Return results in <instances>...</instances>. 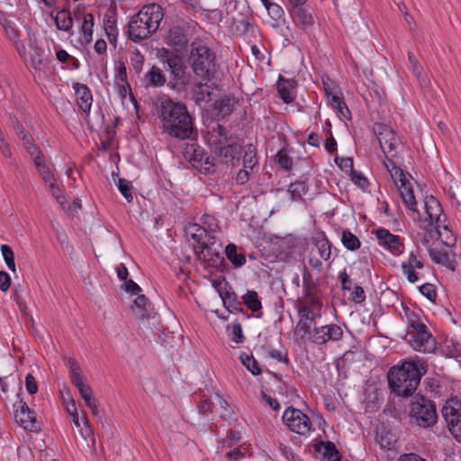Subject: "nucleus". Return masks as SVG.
<instances>
[{"instance_id": "nucleus-37", "label": "nucleus", "mask_w": 461, "mask_h": 461, "mask_svg": "<svg viewBox=\"0 0 461 461\" xmlns=\"http://www.w3.org/2000/svg\"><path fill=\"white\" fill-rule=\"evenodd\" d=\"M408 59L411 67L412 73L418 80L419 84L421 86H425L427 79L425 74L423 73L422 66L411 52H408Z\"/></svg>"}, {"instance_id": "nucleus-32", "label": "nucleus", "mask_w": 461, "mask_h": 461, "mask_svg": "<svg viewBox=\"0 0 461 461\" xmlns=\"http://www.w3.org/2000/svg\"><path fill=\"white\" fill-rule=\"evenodd\" d=\"M204 153L203 149L194 143L187 144L184 150L185 158L188 159L194 167L203 161Z\"/></svg>"}, {"instance_id": "nucleus-45", "label": "nucleus", "mask_w": 461, "mask_h": 461, "mask_svg": "<svg viewBox=\"0 0 461 461\" xmlns=\"http://www.w3.org/2000/svg\"><path fill=\"white\" fill-rule=\"evenodd\" d=\"M320 445H321L324 448L323 456L325 458H327L329 461H340L341 455L334 443L328 441L321 442Z\"/></svg>"}, {"instance_id": "nucleus-14", "label": "nucleus", "mask_w": 461, "mask_h": 461, "mask_svg": "<svg viewBox=\"0 0 461 461\" xmlns=\"http://www.w3.org/2000/svg\"><path fill=\"white\" fill-rule=\"evenodd\" d=\"M404 339L416 351L430 352L435 348L436 341L429 330L406 333Z\"/></svg>"}, {"instance_id": "nucleus-60", "label": "nucleus", "mask_w": 461, "mask_h": 461, "mask_svg": "<svg viewBox=\"0 0 461 461\" xmlns=\"http://www.w3.org/2000/svg\"><path fill=\"white\" fill-rule=\"evenodd\" d=\"M3 26H4V29H5V34L6 36L8 37L9 40L11 41H16L18 40L19 38V32L18 30L12 24L11 22L9 21H5L4 23H3Z\"/></svg>"}, {"instance_id": "nucleus-26", "label": "nucleus", "mask_w": 461, "mask_h": 461, "mask_svg": "<svg viewBox=\"0 0 461 461\" xmlns=\"http://www.w3.org/2000/svg\"><path fill=\"white\" fill-rule=\"evenodd\" d=\"M291 16L296 25L307 29L314 23L312 14L303 5L293 8Z\"/></svg>"}, {"instance_id": "nucleus-19", "label": "nucleus", "mask_w": 461, "mask_h": 461, "mask_svg": "<svg viewBox=\"0 0 461 461\" xmlns=\"http://www.w3.org/2000/svg\"><path fill=\"white\" fill-rule=\"evenodd\" d=\"M401 267L407 280L410 283L414 284L420 279L419 273L416 272V269H422L424 267V263L418 258V255L414 251H411L409 254L407 260L402 262Z\"/></svg>"}, {"instance_id": "nucleus-15", "label": "nucleus", "mask_w": 461, "mask_h": 461, "mask_svg": "<svg viewBox=\"0 0 461 461\" xmlns=\"http://www.w3.org/2000/svg\"><path fill=\"white\" fill-rule=\"evenodd\" d=\"M375 237L380 246L389 250L393 255L399 256L404 250V244L401 238L391 233L384 228H379L375 230Z\"/></svg>"}, {"instance_id": "nucleus-17", "label": "nucleus", "mask_w": 461, "mask_h": 461, "mask_svg": "<svg viewBox=\"0 0 461 461\" xmlns=\"http://www.w3.org/2000/svg\"><path fill=\"white\" fill-rule=\"evenodd\" d=\"M424 207L427 214L424 221L438 230L446 219L441 204L435 197L430 196L426 198Z\"/></svg>"}, {"instance_id": "nucleus-55", "label": "nucleus", "mask_w": 461, "mask_h": 461, "mask_svg": "<svg viewBox=\"0 0 461 461\" xmlns=\"http://www.w3.org/2000/svg\"><path fill=\"white\" fill-rule=\"evenodd\" d=\"M118 189L121 192V194L123 195V197L131 203L132 201V193H131V186L130 183L124 179L120 178L118 181Z\"/></svg>"}, {"instance_id": "nucleus-8", "label": "nucleus", "mask_w": 461, "mask_h": 461, "mask_svg": "<svg viewBox=\"0 0 461 461\" xmlns=\"http://www.w3.org/2000/svg\"><path fill=\"white\" fill-rule=\"evenodd\" d=\"M166 62L170 68L168 86L178 93L185 91L192 77L185 63L175 54L167 56Z\"/></svg>"}, {"instance_id": "nucleus-31", "label": "nucleus", "mask_w": 461, "mask_h": 461, "mask_svg": "<svg viewBox=\"0 0 461 461\" xmlns=\"http://www.w3.org/2000/svg\"><path fill=\"white\" fill-rule=\"evenodd\" d=\"M308 191L309 185L306 181L300 179L291 183L287 189L292 201L303 200V196L308 193Z\"/></svg>"}, {"instance_id": "nucleus-54", "label": "nucleus", "mask_w": 461, "mask_h": 461, "mask_svg": "<svg viewBox=\"0 0 461 461\" xmlns=\"http://www.w3.org/2000/svg\"><path fill=\"white\" fill-rule=\"evenodd\" d=\"M351 180L353 181V183L355 185H357L358 187H360L362 190H366L368 185H369V182L367 180V178L361 173V172H357L356 170H351Z\"/></svg>"}, {"instance_id": "nucleus-1", "label": "nucleus", "mask_w": 461, "mask_h": 461, "mask_svg": "<svg viewBox=\"0 0 461 461\" xmlns=\"http://www.w3.org/2000/svg\"><path fill=\"white\" fill-rule=\"evenodd\" d=\"M155 108L163 133L177 140L193 139L196 135L193 118L184 103L163 95L157 99Z\"/></svg>"}, {"instance_id": "nucleus-2", "label": "nucleus", "mask_w": 461, "mask_h": 461, "mask_svg": "<svg viewBox=\"0 0 461 461\" xmlns=\"http://www.w3.org/2000/svg\"><path fill=\"white\" fill-rule=\"evenodd\" d=\"M426 369L419 361H405L400 366H393L388 373V383L393 393L409 397L417 390Z\"/></svg>"}, {"instance_id": "nucleus-64", "label": "nucleus", "mask_w": 461, "mask_h": 461, "mask_svg": "<svg viewBox=\"0 0 461 461\" xmlns=\"http://www.w3.org/2000/svg\"><path fill=\"white\" fill-rule=\"evenodd\" d=\"M396 461H427L415 453L402 454Z\"/></svg>"}, {"instance_id": "nucleus-44", "label": "nucleus", "mask_w": 461, "mask_h": 461, "mask_svg": "<svg viewBox=\"0 0 461 461\" xmlns=\"http://www.w3.org/2000/svg\"><path fill=\"white\" fill-rule=\"evenodd\" d=\"M81 397L85 401L86 405L91 409L94 415L98 414V409L96 404V400L93 396V390L90 385L86 386L85 389L79 392Z\"/></svg>"}, {"instance_id": "nucleus-3", "label": "nucleus", "mask_w": 461, "mask_h": 461, "mask_svg": "<svg viewBox=\"0 0 461 461\" xmlns=\"http://www.w3.org/2000/svg\"><path fill=\"white\" fill-rule=\"evenodd\" d=\"M162 7L158 4L143 6L132 15L128 23V36L134 42L148 39L155 33L163 20Z\"/></svg>"}, {"instance_id": "nucleus-52", "label": "nucleus", "mask_w": 461, "mask_h": 461, "mask_svg": "<svg viewBox=\"0 0 461 461\" xmlns=\"http://www.w3.org/2000/svg\"><path fill=\"white\" fill-rule=\"evenodd\" d=\"M265 7L269 16L275 21L280 20L285 14L283 8L276 3L269 2Z\"/></svg>"}, {"instance_id": "nucleus-50", "label": "nucleus", "mask_w": 461, "mask_h": 461, "mask_svg": "<svg viewBox=\"0 0 461 461\" xmlns=\"http://www.w3.org/2000/svg\"><path fill=\"white\" fill-rule=\"evenodd\" d=\"M240 358L242 364L251 372L252 375H258L261 374V368L259 367L258 361L252 356H241Z\"/></svg>"}, {"instance_id": "nucleus-46", "label": "nucleus", "mask_w": 461, "mask_h": 461, "mask_svg": "<svg viewBox=\"0 0 461 461\" xmlns=\"http://www.w3.org/2000/svg\"><path fill=\"white\" fill-rule=\"evenodd\" d=\"M104 31L111 43H114L117 39L118 31L116 28V21L113 17L104 20Z\"/></svg>"}, {"instance_id": "nucleus-24", "label": "nucleus", "mask_w": 461, "mask_h": 461, "mask_svg": "<svg viewBox=\"0 0 461 461\" xmlns=\"http://www.w3.org/2000/svg\"><path fill=\"white\" fill-rule=\"evenodd\" d=\"M131 308L136 320H143L150 316V303L144 294L138 295Z\"/></svg>"}, {"instance_id": "nucleus-29", "label": "nucleus", "mask_w": 461, "mask_h": 461, "mask_svg": "<svg viewBox=\"0 0 461 461\" xmlns=\"http://www.w3.org/2000/svg\"><path fill=\"white\" fill-rule=\"evenodd\" d=\"M212 94V88L207 84L198 83L192 91V98L196 104L201 105L211 101Z\"/></svg>"}, {"instance_id": "nucleus-49", "label": "nucleus", "mask_w": 461, "mask_h": 461, "mask_svg": "<svg viewBox=\"0 0 461 461\" xmlns=\"http://www.w3.org/2000/svg\"><path fill=\"white\" fill-rule=\"evenodd\" d=\"M34 165L45 183H54L55 179L53 175L50 173V168L45 165L43 159L39 161L37 160Z\"/></svg>"}, {"instance_id": "nucleus-47", "label": "nucleus", "mask_w": 461, "mask_h": 461, "mask_svg": "<svg viewBox=\"0 0 461 461\" xmlns=\"http://www.w3.org/2000/svg\"><path fill=\"white\" fill-rule=\"evenodd\" d=\"M276 160L278 165L285 171H289L293 167V159L288 156L287 151L285 149H281L276 155Z\"/></svg>"}, {"instance_id": "nucleus-20", "label": "nucleus", "mask_w": 461, "mask_h": 461, "mask_svg": "<svg viewBox=\"0 0 461 461\" xmlns=\"http://www.w3.org/2000/svg\"><path fill=\"white\" fill-rule=\"evenodd\" d=\"M221 242H218L213 246H209L203 249L195 250V253L197 258L203 259L208 264V266L216 267L220 266L223 261V257L221 256Z\"/></svg>"}, {"instance_id": "nucleus-30", "label": "nucleus", "mask_w": 461, "mask_h": 461, "mask_svg": "<svg viewBox=\"0 0 461 461\" xmlns=\"http://www.w3.org/2000/svg\"><path fill=\"white\" fill-rule=\"evenodd\" d=\"M168 42L176 50L185 48L188 43L187 35L179 28H172L168 32Z\"/></svg>"}, {"instance_id": "nucleus-38", "label": "nucleus", "mask_w": 461, "mask_h": 461, "mask_svg": "<svg viewBox=\"0 0 461 461\" xmlns=\"http://www.w3.org/2000/svg\"><path fill=\"white\" fill-rule=\"evenodd\" d=\"M341 242L347 249L351 251L358 249L361 246L359 239L348 229L341 232Z\"/></svg>"}, {"instance_id": "nucleus-41", "label": "nucleus", "mask_w": 461, "mask_h": 461, "mask_svg": "<svg viewBox=\"0 0 461 461\" xmlns=\"http://www.w3.org/2000/svg\"><path fill=\"white\" fill-rule=\"evenodd\" d=\"M146 78L149 82V85L152 86H162L167 81L162 70L156 66H153L147 73Z\"/></svg>"}, {"instance_id": "nucleus-48", "label": "nucleus", "mask_w": 461, "mask_h": 461, "mask_svg": "<svg viewBox=\"0 0 461 461\" xmlns=\"http://www.w3.org/2000/svg\"><path fill=\"white\" fill-rule=\"evenodd\" d=\"M12 122L16 134L23 143H29L32 140V136L24 129L22 123L15 117L12 118Z\"/></svg>"}, {"instance_id": "nucleus-18", "label": "nucleus", "mask_w": 461, "mask_h": 461, "mask_svg": "<svg viewBox=\"0 0 461 461\" xmlns=\"http://www.w3.org/2000/svg\"><path fill=\"white\" fill-rule=\"evenodd\" d=\"M189 230L192 239L198 244V248L195 250H201L221 242L213 232L208 231L205 228L198 224H193L190 226Z\"/></svg>"}, {"instance_id": "nucleus-28", "label": "nucleus", "mask_w": 461, "mask_h": 461, "mask_svg": "<svg viewBox=\"0 0 461 461\" xmlns=\"http://www.w3.org/2000/svg\"><path fill=\"white\" fill-rule=\"evenodd\" d=\"M51 18L54 20L57 28L60 31L69 32L73 27V17L70 12L58 11L54 14V11L50 13Z\"/></svg>"}, {"instance_id": "nucleus-11", "label": "nucleus", "mask_w": 461, "mask_h": 461, "mask_svg": "<svg viewBox=\"0 0 461 461\" xmlns=\"http://www.w3.org/2000/svg\"><path fill=\"white\" fill-rule=\"evenodd\" d=\"M442 415L452 436L461 443V402H447Z\"/></svg>"}, {"instance_id": "nucleus-39", "label": "nucleus", "mask_w": 461, "mask_h": 461, "mask_svg": "<svg viewBox=\"0 0 461 461\" xmlns=\"http://www.w3.org/2000/svg\"><path fill=\"white\" fill-rule=\"evenodd\" d=\"M31 65L36 70H44L48 65L47 59H43V50L38 47L31 46Z\"/></svg>"}, {"instance_id": "nucleus-36", "label": "nucleus", "mask_w": 461, "mask_h": 461, "mask_svg": "<svg viewBox=\"0 0 461 461\" xmlns=\"http://www.w3.org/2000/svg\"><path fill=\"white\" fill-rule=\"evenodd\" d=\"M258 164V160L257 157L256 147L252 144L246 146V150L243 157V167L252 172Z\"/></svg>"}, {"instance_id": "nucleus-27", "label": "nucleus", "mask_w": 461, "mask_h": 461, "mask_svg": "<svg viewBox=\"0 0 461 461\" xmlns=\"http://www.w3.org/2000/svg\"><path fill=\"white\" fill-rule=\"evenodd\" d=\"M217 291L220 294V296L223 302L225 308L230 312H241L242 309V302L238 299L237 294L233 291L225 290L221 291L217 287Z\"/></svg>"}, {"instance_id": "nucleus-22", "label": "nucleus", "mask_w": 461, "mask_h": 461, "mask_svg": "<svg viewBox=\"0 0 461 461\" xmlns=\"http://www.w3.org/2000/svg\"><path fill=\"white\" fill-rule=\"evenodd\" d=\"M429 257L433 262L442 265L450 271L456 268V254L452 251L429 250Z\"/></svg>"}, {"instance_id": "nucleus-51", "label": "nucleus", "mask_w": 461, "mask_h": 461, "mask_svg": "<svg viewBox=\"0 0 461 461\" xmlns=\"http://www.w3.org/2000/svg\"><path fill=\"white\" fill-rule=\"evenodd\" d=\"M24 148L26 149L27 152L32 157L33 162L35 163L37 160H41L44 158V156L40 149V148L34 143V140H31L29 143H23Z\"/></svg>"}, {"instance_id": "nucleus-58", "label": "nucleus", "mask_w": 461, "mask_h": 461, "mask_svg": "<svg viewBox=\"0 0 461 461\" xmlns=\"http://www.w3.org/2000/svg\"><path fill=\"white\" fill-rule=\"evenodd\" d=\"M214 158L210 157L206 152L204 153V157L203 161L199 162L195 167L200 168V170H203L205 173L210 172L211 169L214 167Z\"/></svg>"}, {"instance_id": "nucleus-35", "label": "nucleus", "mask_w": 461, "mask_h": 461, "mask_svg": "<svg viewBox=\"0 0 461 461\" xmlns=\"http://www.w3.org/2000/svg\"><path fill=\"white\" fill-rule=\"evenodd\" d=\"M242 303H244L249 310L257 312L262 309V303L256 291H248L242 296Z\"/></svg>"}, {"instance_id": "nucleus-5", "label": "nucleus", "mask_w": 461, "mask_h": 461, "mask_svg": "<svg viewBox=\"0 0 461 461\" xmlns=\"http://www.w3.org/2000/svg\"><path fill=\"white\" fill-rule=\"evenodd\" d=\"M206 140L212 150L222 163L232 161L239 153V146L231 137L228 136L227 129L220 123L212 127Z\"/></svg>"}, {"instance_id": "nucleus-62", "label": "nucleus", "mask_w": 461, "mask_h": 461, "mask_svg": "<svg viewBox=\"0 0 461 461\" xmlns=\"http://www.w3.org/2000/svg\"><path fill=\"white\" fill-rule=\"evenodd\" d=\"M25 387L30 394H35L38 392L36 379L32 374H28L25 377Z\"/></svg>"}, {"instance_id": "nucleus-42", "label": "nucleus", "mask_w": 461, "mask_h": 461, "mask_svg": "<svg viewBox=\"0 0 461 461\" xmlns=\"http://www.w3.org/2000/svg\"><path fill=\"white\" fill-rule=\"evenodd\" d=\"M115 80L120 86V93L123 95L126 92V88H130V85L127 80L126 66L122 61H120L116 68Z\"/></svg>"}, {"instance_id": "nucleus-59", "label": "nucleus", "mask_w": 461, "mask_h": 461, "mask_svg": "<svg viewBox=\"0 0 461 461\" xmlns=\"http://www.w3.org/2000/svg\"><path fill=\"white\" fill-rule=\"evenodd\" d=\"M231 339L237 343H242L244 341V336L242 332L241 324L237 322L231 326Z\"/></svg>"}, {"instance_id": "nucleus-33", "label": "nucleus", "mask_w": 461, "mask_h": 461, "mask_svg": "<svg viewBox=\"0 0 461 461\" xmlns=\"http://www.w3.org/2000/svg\"><path fill=\"white\" fill-rule=\"evenodd\" d=\"M314 245L318 249L320 257L325 261H328L331 256L332 245L323 232L314 239Z\"/></svg>"}, {"instance_id": "nucleus-56", "label": "nucleus", "mask_w": 461, "mask_h": 461, "mask_svg": "<svg viewBox=\"0 0 461 461\" xmlns=\"http://www.w3.org/2000/svg\"><path fill=\"white\" fill-rule=\"evenodd\" d=\"M419 291L422 295L428 298L430 302L434 303L437 298V292L435 286L431 284H424L419 286Z\"/></svg>"}, {"instance_id": "nucleus-7", "label": "nucleus", "mask_w": 461, "mask_h": 461, "mask_svg": "<svg viewBox=\"0 0 461 461\" xmlns=\"http://www.w3.org/2000/svg\"><path fill=\"white\" fill-rule=\"evenodd\" d=\"M411 417L421 428H429L437 421L436 406L429 399L417 394L411 406Z\"/></svg>"}, {"instance_id": "nucleus-63", "label": "nucleus", "mask_w": 461, "mask_h": 461, "mask_svg": "<svg viewBox=\"0 0 461 461\" xmlns=\"http://www.w3.org/2000/svg\"><path fill=\"white\" fill-rule=\"evenodd\" d=\"M405 315H406L409 329H411L412 326L416 325V323L420 321L419 314L416 313L414 311L406 309Z\"/></svg>"}, {"instance_id": "nucleus-12", "label": "nucleus", "mask_w": 461, "mask_h": 461, "mask_svg": "<svg viewBox=\"0 0 461 461\" xmlns=\"http://www.w3.org/2000/svg\"><path fill=\"white\" fill-rule=\"evenodd\" d=\"M373 131L377 136L380 147L384 153L395 157L397 153V146L399 144L396 140L395 131L390 126L379 122L374 124Z\"/></svg>"}, {"instance_id": "nucleus-61", "label": "nucleus", "mask_w": 461, "mask_h": 461, "mask_svg": "<svg viewBox=\"0 0 461 461\" xmlns=\"http://www.w3.org/2000/svg\"><path fill=\"white\" fill-rule=\"evenodd\" d=\"M351 300L356 303H362L366 300V294L362 286L356 285L351 293Z\"/></svg>"}, {"instance_id": "nucleus-57", "label": "nucleus", "mask_w": 461, "mask_h": 461, "mask_svg": "<svg viewBox=\"0 0 461 461\" xmlns=\"http://www.w3.org/2000/svg\"><path fill=\"white\" fill-rule=\"evenodd\" d=\"M66 409H67L68 413L72 417L73 423L77 428H79L80 427V423H79L77 409V406H76V402H75V401L72 398H69V402H68Z\"/></svg>"}, {"instance_id": "nucleus-25", "label": "nucleus", "mask_w": 461, "mask_h": 461, "mask_svg": "<svg viewBox=\"0 0 461 461\" xmlns=\"http://www.w3.org/2000/svg\"><path fill=\"white\" fill-rule=\"evenodd\" d=\"M235 104L234 98L224 96L220 100H216L213 104L214 115L218 120L224 119L230 115L233 112Z\"/></svg>"}, {"instance_id": "nucleus-9", "label": "nucleus", "mask_w": 461, "mask_h": 461, "mask_svg": "<svg viewBox=\"0 0 461 461\" xmlns=\"http://www.w3.org/2000/svg\"><path fill=\"white\" fill-rule=\"evenodd\" d=\"M395 185L398 188L400 196L408 209L412 212H419L417 209V201L411 184L408 180L404 171L399 167L398 168L389 172Z\"/></svg>"}, {"instance_id": "nucleus-6", "label": "nucleus", "mask_w": 461, "mask_h": 461, "mask_svg": "<svg viewBox=\"0 0 461 461\" xmlns=\"http://www.w3.org/2000/svg\"><path fill=\"white\" fill-rule=\"evenodd\" d=\"M295 308L300 317L295 332L304 336L316 319L321 316L322 297L302 295L297 299Z\"/></svg>"}, {"instance_id": "nucleus-4", "label": "nucleus", "mask_w": 461, "mask_h": 461, "mask_svg": "<svg viewBox=\"0 0 461 461\" xmlns=\"http://www.w3.org/2000/svg\"><path fill=\"white\" fill-rule=\"evenodd\" d=\"M187 63L193 73L202 79L211 80L216 73V53L207 44L194 41L189 45Z\"/></svg>"}, {"instance_id": "nucleus-34", "label": "nucleus", "mask_w": 461, "mask_h": 461, "mask_svg": "<svg viewBox=\"0 0 461 461\" xmlns=\"http://www.w3.org/2000/svg\"><path fill=\"white\" fill-rule=\"evenodd\" d=\"M224 253L227 258L235 267H240L246 263V257L242 253L237 252L236 245L230 243L226 246Z\"/></svg>"}, {"instance_id": "nucleus-13", "label": "nucleus", "mask_w": 461, "mask_h": 461, "mask_svg": "<svg viewBox=\"0 0 461 461\" xmlns=\"http://www.w3.org/2000/svg\"><path fill=\"white\" fill-rule=\"evenodd\" d=\"M306 334H309L310 339L316 345H323L329 341H338L342 339L343 330L337 324L323 325L321 327H315Z\"/></svg>"}, {"instance_id": "nucleus-53", "label": "nucleus", "mask_w": 461, "mask_h": 461, "mask_svg": "<svg viewBox=\"0 0 461 461\" xmlns=\"http://www.w3.org/2000/svg\"><path fill=\"white\" fill-rule=\"evenodd\" d=\"M303 295L322 297V292L320 289V285H319L318 279H316V281L310 283L306 285H303Z\"/></svg>"}, {"instance_id": "nucleus-23", "label": "nucleus", "mask_w": 461, "mask_h": 461, "mask_svg": "<svg viewBox=\"0 0 461 461\" xmlns=\"http://www.w3.org/2000/svg\"><path fill=\"white\" fill-rule=\"evenodd\" d=\"M296 81L294 79H285L279 77L277 82V91L280 98L285 104H290L295 99Z\"/></svg>"}, {"instance_id": "nucleus-10", "label": "nucleus", "mask_w": 461, "mask_h": 461, "mask_svg": "<svg viewBox=\"0 0 461 461\" xmlns=\"http://www.w3.org/2000/svg\"><path fill=\"white\" fill-rule=\"evenodd\" d=\"M282 418L289 429L299 435H306L312 429L310 418L299 409L287 408Z\"/></svg>"}, {"instance_id": "nucleus-21", "label": "nucleus", "mask_w": 461, "mask_h": 461, "mask_svg": "<svg viewBox=\"0 0 461 461\" xmlns=\"http://www.w3.org/2000/svg\"><path fill=\"white\" fill-rule=\"evenodd\" d=\"M73 87L76 92V101L78 108L88 115L93 103V96L89 87L80 83H75Z\"/></svg>"}, {"instance_id": "nucleus-40", "label": "nucleus", "mask_w": 461, "mask_h": 461, "mask_svg": "<svg viewBox=\"0 0 461 461\" xmlns=\"http://www.w3.org/2000/svg\"><path fill=\"white\" fill-rule=\"evenodd\" d=\"M94 15L91 13L84 14L81 26L82 36L86 43L93 40Z\"/></svg>"}, {"instance_id": "nucleus-43", "label": "nucleus", "mask_w": 461, "mask_h": 461, "mask_svg": "<svg viewBox=\"0 0 461 461\" xmlns=\"http://www.w3.org/2000/svg\"><path fill=\"white\" fill-rule=\"evenodd\" d=\"M216 397L219 402V405L221 409L220 416L222 420L231 422L237 420L234 411L230 408L228 402L223 399L219 393H216Z\"/></svg>"}, {"instance_id": "nucleus-16", "label": "nucleus", "mask_w": 461, "mask_h": 461, "mask_svg": "<svg viewBox=\"0 0 461 461\" xmlns=\"http://www.w3.org/2000/svg\"><path fill=\"white\" fill-rule=\"evenodd\" d=\"M19 409L15 412L16 421L28 431L37 432L41 429V425L36 420L34 411L31 410L23 400L19 402Z\"/></svg>"}]
</instances>
